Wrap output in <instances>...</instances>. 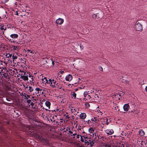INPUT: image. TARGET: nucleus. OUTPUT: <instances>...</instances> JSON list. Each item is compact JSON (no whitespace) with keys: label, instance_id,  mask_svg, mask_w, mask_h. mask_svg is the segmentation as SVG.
I'll use <instances>...</instances> for the list:
<instances>
[{"label":"nucleus","instance_id":"nucleus-46","mask_svg":"<svg viewBox=\"0 0 147 147\" xmlns=\"http://www.w3.org/2000/svg\"><path fill=\"white\" fill-rule=\"evenodd\" d=\"M106 147H110L111 146L109 145H107L106 146Z\"/></svg>","mask_w":147,"mask_h":147},{"label":"nucleus","instance_id":"nucleus-33","mask_svg":"<svg viewBox=\"0 0 147 147\" xmlns=\"http://www.w3.org/2000/svg\"><path fill=\"white\" fill-rule=\"evenodd\" d=\"M27 103H28V104H29V103H30L31 101V100H30V99H27Z\"/></svg>","mask_w":147,"mask_h":147},{"label":"nucleus","instance_id":"nucleus-29","mask_svg":"<svg viewBox=\"0 0 147 147\" xmlns=\"http://www.w3.org/2000/svg\"><path fill=\"white\" fill-rule=\"evenodd\" d=\"M84 96L86 97L88 95V93L87 92H85L84 93Z\"/></svg>","mask_w":147,"mask_h":147},{"label":"nucleus","instance_id":"nucleus-8","mask_svg":"<svg viewBox=\"0 0 147 147\" xmlns=\"http://www.w3.org/2000/svg\"><path fill=\"white\" fill-rule=\"evenodd\" d=\"M72 76L70 74L67 75L65 77V80L67 81H70L72 79Z\"/></svg>","mask_w":147,"mask_h":147},{"label":"nucleus","instance_id":"nucleus-42","mask_svg":"<svg viewBox=\"0 0 147 147\" xmlns=\"http://www.w3.org/2000/svg\"><path fill=\"white\" fill-rule=\"evenodd\" d=\"M82 136L84 138L85 140L87 139V138H88L86 137H85V136Z\"/></svg>","mask_w":147,"mask_h":147},{"label":"nucleus","instance_id":"nucleus-17","mask_svg":"<svg viewBox=\"0 0 147 147\" xmlns=\"http://www.w3.org/2000/svg\"><path fill=\"white\" fill-rule=\"evenodd\" d=\"M45 104L46 105L49 107V108H50V106L51 105V103L49 101H47L45 102Z\"/></svg>","mask_w":147,"mask_h":147},{"label":"nucleus","instance_id":"nucleus-24","mask_svg":"<svg viewBox=\"0 0 147 147\" xmlns=\"http://www.w3.org/2000/svg\"><path fill=\"white\" fill-rule=\"evenodd\" d=\"M28 75V77L31 78V79L30 80V82L32 81L33 80V76H32V75H31L30 73H29V75Z\"/></svg>","mask_w":147,"mask_h":147},{"label":"nucleus","instance_id":"nucleus-30","mask_svg":"<svg viewBox=\"0 0 147 147\" xmlns=\"http://www.w3.org/2000/svg\"><path fill=\"white\" fill-rule=\"evenodd\" d=\"M97 91L96 90L93 89L92 90H91L90 92V93H94L95 94L96 93V92Z\"/></svg>","mask_w":147,"mask_h":147},{"label":"nucleus","instance_id":"nucleus-21","mask_svg":"<svg viewBox=\"0 0 147 147\" xmlns=\"http://www.w3.org/2000/svg\"><path fill=\"white\" fill-rule=\"evenodd\" d=\"M13 53L10 54L9 53H7L5 55V56L7 58L11 57H12V55Z\"/></svg>","mask_w":147,"mask_h":147},{"label":"nucleus","instance_id":"nucleus-52","mask_svg":"<svg viewBox=\"0 0 147 147\" xmlns=\"http://www.w3.org/2000/svg\"><path fill=\"white\" fill-rule=\"evenodd\" d=\"M26 96H27V98H30V95H26Z\"/></svg>","mask_w":147,"mask_h":147},{"label":"nucleus","instance_id":"nucleus-3","mask_svg":"<svg viewBox=\"0 0 147 147\" xmlns=\"http://www.w3.org/2000/svg\"><path fill=\"white\" fill-rule=\"evenodd\" d=\"M135 28L137 31H142V24L137 21L136 22L135 26Z\"/></svg>","mask_w":147,"mask_h":147},{"label":"nucleus","instance_id":"nucleus-55","mask_svg":"<svg viewBox=\"0 0 147 147\" xmlns=\"http://www.w3.org/2000/svg\"><path fill=\"white\" fill-rule=\"evenodd\" d=\"M145 90L147 92V86L146 87Z\"/></svg>","mask_w":147,"mask_h":147},{"label":"nucleus","instance_id":"nucleus-13","mask_svg":"<svg viewBox=\"0 0 147 147\" xmlns=\"http://www.w3.org/2000/svg\"><path fill=\"white\" fill-rule=\"evenodd\" d=\"M139 134L140 136H142L145 135V133L142 129H140L139 131Z\"/></svg>","mask_w":147,"mask_h":147},{"label":"nucleus","instance_id":"nucleus-12","mask_svg":"<svg viewBox=\"0 0 147 147\" xmlns=\"http://www.w3.org/2000/svg\"><path fill=\"white\" fill-rule=\"evenodd\" d=\"M0 28L1 30H3L4 31L6 29V27L5 26H4L3 24H1L0 25Z\"/></svg>","mask_w":147,"mask_h":147},{"label":"nucleus","instance_id":"nucleus-47","mask_svg":"<svg viewBox=\"0 0 147 147\" xmlns=\"http://www.w3.org/2000/svg\"><path fill=\"white\" fill-rule=\"evenodd\" d=\"M70 118V117L69 116V115H67L66 116V118H67V119H69Z\"/></svg>","mask_w":147,"mask_h":147},{"label":"nucleus","instance_id":"nucleus-11","mask_svg":"<svg viewBox=\"0 0 147 147\" xmlns=\"http://www.w3.org/2000/svg\"><path fill=\"white\" fill-rule=\"evenodd\" d=\"M86 117V114L85 113H82L80 114V118L82 119H85Z\"/></svg>","mask_w":147,"mask_h":147},{"label":"nucleus","instance_id":"nucleus-40","mask_svg":"<svg viewBox=\"0 0 147 147\" xmlns=\"http://www.w3.org/2000/svg\"><path fill=\"white\" fill-rule=\"evenodd\" d=\"M87 123H88V124H89L90 123H91V121L89 120H88L87 121Z\"/></svg>","mask_w":147,"mask_h":147},{"label":"nucleus","instance_id":"nucleus-38","mask_svg":"<svg viewBox=\"0 0 147 147\" xmlns=\"http://www.w3.org/2000/svg\"><path fill=\"white\" fill-rule=\"evenodd\" d=\"M6 38L8 39V40L9 41H10L11 40V39L9 37H6Z\"/></svg>","mask_w":147,"mask_h":147},{"label":"nucleus","instance_id":"nucleus-19","mask_svg":"<svg viewBox=\"0 0 147 147\" xmlns=\"http://www.w3.org/2000/svg\"><path fill=\"white\" fill-rule=\"evenodd\" d=\"M27 52V53L28 54V55L30 56H31V55L30 54V53H29V52H30V53H33V54H34V52L33 51V50H31L29 49L28 50Z\"/></svg>","mask_w":147,"mask_h":147},{"label":"nucleus","instance_id":"nucleus-14","mask_svg":"<svg viewBox=\"0 0 147 147\" xmlns=\"http://www.w3.org/2000/svg\"><path fill=\"white\" fill-rule=\"evenodd\" d=\"M91 120L92 121H94L96 123H98V118L97 117H94L91 119Z\"/></svg>","mask_w":147,"mask_h":147},{"label":"nucleus","instance_id":"nucleus-44","mask_svg":"<svg viewBox=\"0 0 147 147\" xmlns=\"http://www.w3.org/2000/svg\"><path fill=\"white\" fill-rule=\"evenodd\" d=\"M52 111V113H54V112H56V110H53Z\"/></svg>","mask_w":147,"mask_h":147},{"label":"nucleus","instance_id":"nucleus-32","mask_svg":"<svg viewBox=\"0 0 147 147\" xmlns=\"http://www.w3.org/2000/svg\"><path fill=\"white\" fill-rule=\"evenodd\" d=\"M36 137L38 138V139H41V136H40L38 134H36Z\"/></svg>","mask_w":147,"mask_h":147},{"label":"nucleus","instance_id":"nucleus-41","mask_svg":"<svg viewBox=\"0 0 147 147\" xmlns=\"http://www.w3.org/2000/svg\"><path fill=\"white\" fill-rule=\"evenodd\" d=\"M11 42H13L14 43H15V42L14 40L11 39V40L10 41Z\"/></svg>","mask_w":147,"mask_h":147},{"label":"nucleus","instance_id":"nucleus-60","mask_svg":"<svg viewBox=\"0 0 147 147\" xmlns=\"http://www.w3.org/2000/svg\"><path fill=\"white\" fill-rule=\"evenodd\" d=\"M84 100H87V99H86V98H84Z\"/></svg>","mask_w":147,"mask_h":147},{"label":"nucleus","instance_id":"nucleus-51","mask_svg":"<svg viewBox=\"0 0 147 147\" xmlns=\"http://www.w3.org/2000/svg\"><path fill=\"white\" fill-rule=\"evenodd\" d=\"M76 135V133H74V134H73L72 135H71V136H75Z\"/></svg>","mask_w":147,"mask_h":147},{"label":"nucleus","instance_id":"nucleus-18","mask_svg":"<svg viewBox=\"0 0 147 147\" xmlns=\"http://www.w3.org/2000/svg\"><path fill=\"white\" fill-rule=\"evenodd\" d=\"M92 17L94 19H98L99 18V16H97V13L96 14H93L92 15Z\"/></svg>","mask_w":147,"mask_h":147},{"label":"nucleus","instance_id":"nucleus-6","mask_svg":"<svg viewBox=\"0 0 147 147\" xmlns=\"http://www.w3.org/2000/svg\"><path fill=\"white\" fill-rule=\"evenodd\" d=\"M8 71L7 70H6V71L4 72L3 71L1 72V73H2V75H3L6 79H9V77L8 76Z\"/></svg>","mask_w":147,"mask_h":147},{"label":"nucleus","instance_id":"nucleus-56","mask_svg":"<svg viewBox=\"0 0 147 147\" xmlns=\"http://www.w3.org/2000/svg\"><path fill=\"white\" fill-rule=\"evenodd\" d=\"M16 14L17 15H18V13L17 12Z\"/></svg>","mask_w":147,"mask_h":147},{"label":"nucleus","instance_id":"nucleus-48","mask_svg":"<svg viewBox=\"0 0 147 147\" xmlns=\"http://www.w3.org/2000/svg\"><path fill=\"white\" fill-rule=\"evenodd\" d=\"M26 95H25L24 96V97L25 98V99L26 100V99H28V98H27L26 97Z\"/></svg>","mask_w":147,"mask_h":147},{"label":"nucleus","instance_id":"nucleus-62","mask_svg":"<svg viewBox=\"0 0 147 147\" xmlns=\"http://www.w3.org/2000/svg\"><path fill=\"white\" fill-rule=\"evenodd\" d=\"M78 90V89H76L75 90L76 91H77V90Z\"/></svg>","mask_w":147,"mask_h":147},{"label":"nucleus","instance_id":"nucleus-23","mask_svg":"<svg viewBox=\"0 0 147 147\" xmlns=\"http://www.w3.org/2000/svg\"><path fill=\"white\" fill-rule=\"evenodd\" d=\"M6 70H7V69L5 67H4V68L3 67V69H1V71L0 72V74L1 75H2V73H1V72H2L3 71L4 72V71H6Z\"/></svg>","mask_w":147,"mask_h":147},{"label":"nucleus","instance_id":"nucleus-7","mask_svg":"<svg viewBox=\"0 0 147 147\" xmlns=\"http://www.w3.org/2000/svg\"><path fill=\"white\" fill-rule=\"evenodd\" d=\"M64 22V20L63 19L59 18L56 20V22L58 24L61 25L63 24Z\"/></svg>","mask_w":147,"mask_h":147},{"label":"nucleus","instance_id":"nucleus-4","mask_svg":"<svg viewBox=\"0 0 147 147\" xmlns=\"http://www.w3.org/2000/svg\"><path fill=\"white\" fill-rule=\"evenodd\" d=\"M49 82L48 84H50V86L52 88H55L56 87L55 83H56V80L54 79L51 80V79H49Z\"/></svg>","mask_w":147,"mask_h":147},{"label":"nucleus","instance_id":"nucleus-53","mask_svg":"<svg viewBox=\"0 0 147 147\" xmlns=\"http://www.w3.org/2000/svg\"><path fill=\"white\" fill-rule=\"evenodd\" d=\"M10 98H9V99L8 98H6L7 100L8 101H10L11 100H10Z\"/></svg>","mask_w":147,"mask_h":147},{"label":"nucleus","instance_id":"nucleus-50","mask_svg":"<svg viewBox=\"0 0 147 147\" xmlns=\"http://www.w3.org/2000/svg\"><path fill=\"white\" fill-rule=\"evenodd\" d=\"M52 64L53 65H54L55 63H54V61H52Z\"/></svg>","mask_w":147,"mask_h":147},{"label":"nucleus","instance_id":"nucleus-26","mask_svg":"<svg viewBox=\"0 0 147 147\" xmlns=\"http://www.w3.org/2000/svg\"><path fill=\"white\" fill-rule=\"evenodd\" d=\"M29 91L30 92H32L33 90L32 87L31 86H29Z\"/></svg>","mask_w":147,"mask_h":147},{"label":"nucleus","instance_id":"nucleus-27","mask_svg":"<svg viewBox=\"0 0 147 147\" xmlns=\"http://www.w3.org/2000/svg\"><path fill=\"white\" fill-rule=\"evenodd\" d=\"M72 96L73 97H74V98L75 99L76 96V94L75 92H73V94H72Z\"/></svg>","mask_w":147,"mask_h":147},{"label":"nucleus","instance_id":"nucleus-1","mask_svg":"<svg viewBox=\"0 0 147 147\" xmlns=\"http://www.w3.org/2000/svg\"><path fill=\"white\" fill-rule=\"evenodd\" d=\"M94 141H91L90 140V138H88L87 139L84 140V144L88 147H92L94 145Z\"/></svg>","mask_w":147,"mask_h":147},{"label":"nucleus","instance_id":"nucleus-37","mask_svg":"<svg viewBox=\"0 0 147 147\" xmlns=\"http://www.w3.org/2000/svg\"><path fill=\"white\" fill-rule=\"evenodd\" d=\"M86 97L88 98L89 99H90L91 98L90 96L88 94L87 95V96Z\"/></svg>","mask_w":147,"mask_h":147},{"label":"nucleus","instance_id":"nucleus-15","mask_svg":"<svg viewBox=\"0 0 147 147\" xmlns=\"http://www.w3.org/2000/svg\"><path fill=\"white\" fill-rule=\"evenodd\" d=\"M10 36L13 38H16L18 37V35L17 34H12L10 35Z\"/></svg>","mask_w":147,"mask_h":147},{"label":"nucleus","instance_id":"nucleus-35","mask_svg":"<svg viewBox=\"0 0 147 147\" xmlns=\"http://www.w3.org/2000/svg\"><path fill=\"white\" fill-rule=\"evenodd\" d=\"M99 70L101 71H103V68L101 67H99Z\"/></svg>","mask_w":147,"mask_h":147},{"label":"nucleus","instance_id":"nucleus-57","mask_svg":"<svg viewBox=\"0 0 147 147\" xmlns=\"http://www.w3.org/2000/svg\"><path fill=\"white\" fill-rule=\"evenodd\" d=\"M59 111V109H57L56 110V112L57 111Z\"/></svg>","mask_w":147,"mask_h":147},{"label":"nucleus","instance_id":"nucleus-34","mask_svg":"<svg viewBox=\"0 0 147 147\" xmlns=\"http://www.w3.org/2000/svg\"><path fill=\"white\" fill-rule=\"evenodd\" d=\"M59 83H57L56 84H55V86H57L58 88H61L60 87H59Z\"/></svg>","mask_w":147,"mask_h":147},{"label":"nucleus","instance_id":"nucleus-61","mask_svg":"<svg viewBox=\"0 0 147 147\" xmlns=\"http://www.w3.org/2000/svg\"><path fill=\"white\" fill-rule=\"evenodd\" d=\"M128 83V81H127L126 82V83Z\"/></svg>","mask_w":147,"mask_h":147},{"label":"nucleus","instance_id":"nucleus-20","mask_svg":"<svg viewBox=\"0 0 147 147\" xmlns=\"http://www.w3.org/2000/svg\"><path fill=\"white\" fill-rule=\"evenodd\" d=\"M12 48L13 50H17L19 49V47L18 46H12Z\"/></svg>","mask_w":147,"mask_h":147},{"label":"nucleus","instance_id":"nucleus-25","mask_svg":"<svg viewBox=\"0 0 147 147\" xmlns=\"http://www.w3.org/2000/svg\"><path fill=\"white\" fill-rule=\"evenodd\" d=\"M88 131L89 132L93 133L94 132V129L92 128H90L89 129Z\"/></svg>","mask_w":147,"mask_h":147},{"label":"nucleus","instance_id":"nucleus-39","mask_svg":"<svg viewBox=\"0 0 147 147\" xmlns=\"http://www.w3.org/2000/svg\"><path fill=\"white\" fill-rule=\"evenodd\" d=\"M30 105L32 106H33L34 105V103H33V102H31L30 103Z\"/></svg>","mask_w":147,"mask_h":147},{"label":"nucleus","instance_id":"nucleus-64","mask_svg":"<svg viewBox=\"0 0 147 147\" xmlns=\"http://www.w3.org/2000/svg\"><path fill=\"white\" fill-rule=\"evenodd\" d=\"M82 133H85V132L84 131H83V132H82Z\"/></svg>","mask_w":147,"mask_h":147},{"label":"nucleus","instance_id":"nucleus-16","mask_svg":"<svg viewBox=\"0 0 147 147\" xmlns=\"http://www.w3.org/2000/svg\"><path fill=\"white\" fill-rule=\"evenodd\" d=\"M35 90H36L37 92H35V93L36 94H38V95H37V96H40V95L39 94V91L40 90H42L41 89H40V88H35Z\"/></svg>","mask_w":147,"mask_h":147},{"label":"nucleus","instance_id":"nucleus-22","mask_svg":"<svg viewBox=\"0 0 147 147\" xmlns=\"http://www.w3.org/2000/svg\"><path fill=\"white\" fill-rule=\"evenodd\" d=\"M42 80L43 82H46V83H47V84H48V83L49 82V80H48L47 79V78L46 77H45L44 78L42 79Z\"/></svg>","mask_w":147,"mask_h":147},{"label":"nucleus","instance_id":"nucleus-63","mask_svg":"<svg viewBox=\"0 0 147 147\" xmlns=\"http://www.w3.org/2000/svg\"><path fill=\"white\" fill-rule=\"evenodd\" d=\"M63 72H64V71H62V72H61V74H62V73H63Z\"/></svg>","mask_w":147,"mask_h":147},{"label":"nucleus","instance_id":"nucleus-58","mask_svg":"<svg viewBox=\"0 0 147 147\" xmlns=\"http://www.w3.org/2000/svg\"><path fill=\"white\" fill-rule=\"evenodd\" d=\"M80 89H82V88H82V87H80Z\"/></svg>","mask_w":147,"mask_h":147},{"label":"nucleus","instance_id":"nucleus-49","mask_svg":"<svg viewBox=\"0 0 147 147\" xmlns=\"http://www.w3.org/2000/svg\"><path fill=\"white\" fill-rule=\"evenodd\" d=\"M121 147H124L125 145L123 144H122L121 146Z\"/></svg>","mask_w":147,"mask_h":147},{"label":"nucleus","instance_id":"nucleus-10","mask_svg":"<svg viewBox=\"0 0 147 147\" xmlns=\"http://www.w3.org/2000/svg\"><path fill=\"white\" fill-rule=\"evenodd\" d=\"M105 131L106 133L108 135H112L114 133V131L112 129H107Z\"/></svg>","mask_w":147,"mask_h":147},{"label":"nucleus","instance_id":"nucleus-43","mask_svg":"<svg viewBox=\"0 0 147 147\" xmlns=\"http://www.w3.org/2000/svg\"><path fill=\"white\" fill-rule=\"evenodd\" d=\"M80 135H78V134L77 135V138H80Z\"/></svg>","mask_w":147,"mask_h":147},{"label":"nucleus","instance_id":"nucleus-28","mask_svg":"<svg viewBox=\"0 0 147 147\" xmlns=\"http://www.w3.org/2000/svg\"><path fill=\"white\" fill-rule=\"evenodd\" d=\"M86 107L87 108H88L90 107V105L88 103H86L85 104Z\"/></svg>","mask_w":147,"mask_h":147},{"label":"nucleus","instance_id":"nucleus-45","mask_svg":"<svg viewBox=\"0 0 147 147\" xmlns=\"http://www.w3.org/2000/svg\"><path fill=\"white\" fill-rule=\"evenodd\" d=\"M69 132L71 134H72L73 133V132L70 130H69Z\"/></svg>","mask_w":147,"mask_h":147},{"label":"nucleus","instance_id":"nucleus-54","mask_svg":"<svg viewBox=\"0 0 147 147\" xmlns=\"http://www.w3.org/2000/svg\"><path fill=\"white\" fill-rule=\"evenodd\" d=\"M9 0H5V2L6 3Z\"/></svg>","mask_w":147,"mask_h":147},{"label":"nucleus","instance_id":"nucleus-59","mask_svg":"<svg viewBox=\"0 0 147 147\" xmlns=\"http://www.w3.org/2000/svg\"><path fill=\"white\" fill-rule=\"evenodd\" d=\"M53 121V122H54L55 121V120H54Z\"/></svg>","mask_w":147,"mask_h":147},{"label":"nucleus","instance_id":"nucleus-9","mask_svg":"<svg viewBox=\"0 0 147 147\" xmlns=\"http://www.w3.org/2000/svg\"><path fill=\"white\" fill-rule=\"evenodd\" d=\"M124 110L126 112L127 111L129 108V106L128 104H125L123 107Z\"/></svg>","mask_w":147,"mask_h":147},{"label":"nucleus","instance_id":"nucleus-2","mask_svg":"<svg viewBox=\"0 0 147 147\" xmlns=\"http://www.w3.org/2000/svg\"><path fill=\"white\" fill-rule=\"evenodd\" d=\"M29 73L28 72H24V74H22L20 75V78L23 79L24 81H28V78Z\"/></svg>","mask_w":147,"mask_h":147},{"label":"nucleus","instance_id":"nucleus-36","mask_svg":"<svg viewBox=\"0 0 147 147\" xmlns=\"http://www.w3.org/2000/svg\"><path fill=\"white\" fill-rule=\"evenodd\" d=\"M94 97L96 98H98L99 97L98 96L97 94H95V95H94Z\"/></svg>","mask_w":147,"mask_h":147},{"label":"nucleus","instance_id":"nucleus-31","mask_svg":"<svg viewBox=\"0 0 147 147\" xmlns=\"http://www.w3.org/2000/svg\"><path fill=\"white\" fill-rule=\"evenodd\" d=\"M80 136H81V141L82 142H84V139L82 137H83V136H82L81 135H80Z\"/></svg>","mask_w":147,"mask_h":147},{"label":"nucleus","instance_id":"nucleus-5","mask_svg":"<svg viewBox=\"0 0 147 147\" xmlns=\"http://www.w3.org/2000/svg\"><path fill=\"white\" fill-rule=\"evenodd\" d=\"M13 61V63L16 64V63H17L16 59L18 58V55L16 54L13 53L12 55Z\"/></svg>","mask_w":147,"mask_h":147}]
</instances>
